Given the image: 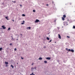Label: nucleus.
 Returning a JSON list of instances; mask_svg holds the SVG:
<instances>
[{"label":"nucleus","instance_id":"1","mask_svg":"<svg viewBox=\"0 0 75 75\" xmlns=\"http://www.w3.org/2000/svg\"><path fill=\"white\" fill-rule=\"evenodd\" d=\"M68 51H71V52H74V50H71L69 49L68 50Z\"/></svg>","mask_w":75,"mask_h":75},{"label":"nucleus","instance_id":"2","mask_svg":"<svg viewBox=\"0 0 75 75\" xmlns=\"http://www.w3.org/2000/svg\"><path fill=\"white\" fill-rule=\"evenodd\" d=\"M40 21L38 19H36V21H35V23H38V22H39Z\"/></svg>","mask_w":75,"mask_h":75},{"label":"nucleus","instance_id":"3","mask_svg":"<svg viewBox=\"0 0 75 75\" xmlns=\"http://www.w3.org/2000/svg\"><path fill=\"white\" fill-rule=\"evenodd\" d=\"M2 27L3 29H6V28L5 27V26L4 25H2Z\"/></svg>","mask_w":75,"mask_h":75},{"label":"nucleus","instance_id":"4","mask_svg":"<svg viewBox=\"0 0 75 75\" xmlns=\"http://www.w3.org/2000/svg\"><path fill=\"white\" fill-rule=\"evenodd\" d=\"M58 38H59V39H61V36L59 34H58Z\"/></svg>","mask_w":75,"mask_h":75},{"label":"nucleus","instance_id":"5","mask_svg":"<svg viewBox=\"0 0 75 75\" xmlns=\"http://www.w3.org/2000/svg\"><path fill=\"white\" fill-rule=\"evenodd\" d=\"M46 59H48V60H50V59H51V57H47L46 58Z\"/></svg>","mask_w":75,"mask_h":75},{"label":"nucleus","instance_id":"6","mask_svg":"<svg viewBox=\"0 0 75 75\" xmlns=\"http://www.w3.org/2000/svg\"><path fill=\"white\" fill-rule=\"evenodd\" d=\"M62 20H63V21H64L65 20V18H64L62 17Z\"/></svg>","mask_w":75,"mask_h":75},{"label":"nucleus","instance_id":"7","mask_svg":"<svg viewBox=\"0 0 75 75\" xmlns=\"http://www.w3.org/2000/svg\"><path fill=\"white\" fill-rule=\"evenodd\" d=\"M5 64H6V65H7L8 64V62H5Z\"/></svg>","mask_w":75,"mask_h":75},{"label":"nucleus","instance_id":"8","mask_svg":"<svg viewBox=\"0 0 75 75\" xmlns=\"http://www.w3.org/2000/svg\"><path fill=\"white\" fill-rule=\"evenodd\" d=\"M11 37L12 38V40H14V39L13 38V36H11Z\"/></svg>","mask_w":75,"mask_h":75},{"label":"nucleus","instance_id":"9","mask_svg":"<svg viewBox=\"0 0 75 75\" xmlns=\"http://www.w3.org/2000/svg\"><path fill=\"white\" fill-rule=\"evenodd\" d=\"M63 17L64 18H66V15H64L63 16Z\"/></svg>","mask_w":75,"mask_h":75},{"label":"nucleus","instance_id":"10","mask_svg":"<svg viewBox=\"0 0 75 75\" xmlns=\"http://www.w3.org/2000/svg\"><path fill=\"white\" fill-rule=\"evenodd\" d=\"M46 39H47V40H50V38L48 37L46 38Z\"/></svg>","mask_w":75,"mask_h":75},{"label":"nucleus","instance_id":"11","mask_svg":"<svg viewBox=\"0 0 75 75\" xmlns=\"http://www.w3.org/2000/svg\"><path fill=\"white\" fill-rule=\"evenodd\" d=\"M42 58L40 57L38 59H39L40 60H42Z\"/></svg>","mask_w":75,"mask_h":75},{"label":"nucleus","instance_id":"12","mask_svg":"<svg viewBox=\"0 0 75 75\" xmlns=\"http://www.w3.org/2000/svg\"><path fill=\"white\" fill-rule=\"evenodd\" d=\"M5 18L6 19V20H8V17H6Z\"/></svg>","mask_w":75,"mask_h":75},{"label":"nucleus","instance_id":"13","mask_svg":"<svg viewBox=\"0 0 75 75\" xmlns=\"http://www.w3.org/2000/svg\"><path fill=\"white\" fill-rule=\"evenodd\" d=\"M25 22V21H23V23H22L21 24H24V22Z\"/></svg>","mask_w":75,"mask_h":75},{"label":"nucleus","instance_id":"14","mask_svg":"<svg viewBox=\"0 0 75 75\" xmlns=\"http://www.w3.org/2000/svg\"><path fill=\"white\" fill-rule=\"evenodd\" d=\"M44 62L46 64V63H47V61H46L45 60Z\"/></svg>","mask_w":75,"mask_h":75},{"label":"nucleus","instance_id":"15","mask_svg":"<svg viewBox=\"0 0 75 75\" xmlns=\"http://www.w3.org/2000/svg\"><path fill=\"white\" fill-rule=\"evenodd\" d=\"M11 66L12 67V68H14V66H13V65H11Z\"/></svg>","mask_w":75,"mask_h":75},{"label":"nucleus","instance_id":"16","mask_svg":"<svg viewBox=\"0 0 75 75\" xmlns=\"http://www.w3.org/2000/svg\"><path fill=\"white\" fill-rule=\"evenodd\" d=\"M12 2H13V3H15L16 2V1H12Z\"/></svg>","mask_w":75,"mask_h":75},{"label":"nucleus","instance_id":"17","mask_svg":"<svg viewBox=\"0 0 75 75\" xmlns=\"http://www.w3.org/2000/svg\"><path fill=\"white\" fill-rule=\"evenodd\" d=\"M2 50V47L0 48V51H1Z\"/></svg>","mask_w":75,"mask_h":75},{"label":"nucleus","instance_id":"18","mask_svg":"<svg viewBox=\"0 0 75 75\" xmlns=\"http://www.w3.org/2000/svg\"><path fill=\"white\" fill-rule=\"evenodd\" d=\"M22 16H23V17H24V16H25V15H24V14H23Z\"/></svg>","mask_w":75,"mask_h":75},{"label":"nucleus","instance_id":"19","mask_svg":"<svg viewBox=\"0 0 75 75\" xmlns=\"http://www.w3.org/2000/svg\"><path fill=\"white\" fill-rule=\"evenodd\" d=\"M14 51H17V49L15 48L14 49Z\"/></svg>","mask_w":75,"mask_h":75},{"label":"nucleus","instance_id":"20","mask_svg":"<svg viewBox=\"0 0 75 75\" xmlns=\"http://www.w3.org/2000/svg\"><path fill=\"white\" fill-rule=\"evenodd\" d=\"M51 41H52V40H51L50 41L48 42L50 43L51 42Z\"/></svg>","mask_w":75,"mask_h":75},{"label":"nucleus","instance_id":"21","mask_svg":"<svg viewBox=\"0 0 75 75\" xmlns=\"http://www.w3.org/2000/svg\"><path fill=\"white\" fill-rule=\"evenodd\" d=\"M66 50H67V51H68V48H67L66 49Z\"/></svg>","mask_w":75,"mask_h":75},{"label":"nucleus","instance_id":"22","mask_svg":"<svg viewBox=\"0 0 75 75\" xmlns=\"http://www.w3.org/2000/svg\"><path fill=\"white\" fill-rule=\"evenodd\" d=\"M28 28L29 29H31V27H29Z\"/></svg>","mask_w":75,"mask_h":75},{"label":"nucleus","instance_id":"23","mask_svg":"<svg viewBox=\"0 0 75 75\" xmlns=\"http://www.w3.org/2000/svg\"><path fill=\"white\" fill-rule=\"evenodd\" d=\"M73 28H75V26H73Z\"/></svg>","mask_w":75,"mask_h":75},{"label":"nucleus","instance_id":"24","mask_svg":"<svg viewBox=\"0 0 75 75\" xmlns=\"http://www.w3.org/2000/svg\"><path fill=\"white\" fill-rule=\"evenodd\" d=\"M21 59H24V58L22 57H21Z\"/></svg>","mask_w":75,"mask_h":75},{"label":"nucleus","instance_id":"25","mask_svg":"<svg viewBox=\"0 0 75 75\" xmlns=\"http://www.w3.org/2000/svg\"><path fill=\"white\" fill-rule=\"evenodd\" d=\"M33 12H35V10H33Z\"/></svg>","mask_w":75,"mask_h":75},{"label":"nucleus","instance_id":"26","mask_svg":"<svg viewBox=\"0 0 75 75\" xmlns=\"http://www.w3.org/2000/svg\"><path fill=\"white\" fill-rule=\"evenodd\" d=\"M10 30V28H8V30Z\"/></svg>","mask_w":75,"mask_h":75},{"label":"nucleus","instance_id":"27","mask_svg":"<svg viewBox=\"0 0 75 75\" xmlns=\"http://www.w3.org/2000/svg\"><path fill=\"white\" fill-rule=\"evenodd\" d=\"M67 38H70V37H69V36H67Z\"/></svg>","mask_w":75,"mask_h":75},{"label":"nucleus","instance_id":"28","mask_svg":"<svg viewBox=\"0 0 75 75\" xmlns=\"http://www.w3.org/2000/svg\"><path fill=\"white\" fill-rule=\"evenodd\" d=\"M10 45H12V44L10 43Z\"/></svg>","mask_w":75,"mask_h":75},{"label":"nucleus","instance_id":"29","mask_svg":"<svg viewBox=\"0 0 75 75\" xmlns=\"http://www.w3.org/2000/svg\"><path fill=\"white\" fill-rule=\"evenodd\" d=\"M33 73H32V75H35V74H33Z\"/></svg>","mask_w":75,"mask_h":75},{"label":"nucleus","instance_id":"30","mask_svg":"<svg viewBox=\"0 0 75 75\" xmlns=\"http://www.w3.org/2000/svg\"><path fill=\"white\" fill-rule=\"evenodd\" d=\"M12 21H13V22L14 21V20H12Z\"/></svg>","mask_w":75,"mask_h":75},{"label":"nucleus","instance_id":"31","mask_svg":"<svg viewBox=\"0 0 75 75\" xmlns=\"http://www.w3.org/2000/svg\"><path fill=\"white\" fill-rule=\"evenodd\" d=\"M20 5V6H21V7H22V5Z\"/></svg>","mask_w":75,"mask_h":75},{"label":"nucleus","instance_id":"32","mask_svg":"<svg viewBox=\"0 0 75 75\" xmlns=\"http://www.w3.org/2000/svg\"><path fill=\"white\" fill-rule=\"evenodd\" d=\"M44 48H46V47L44 46Z\"/></svg>","mask_w":75,"mask_h":75},{"label":"nucleus","instance_id":"33","mask_svg":"<svg viewBox=\"0 0 75 75\" xmlns=\"http://www.w3.org/2000/svg\"><path fill=\"white\" fill-rule=\"evenodd\" d=\"M34 64V63H33L32 64V65H33Z\"/></svg>","mask_w":75,"mask_h":75},{"label":"nucleus","instance_id":"34","mask_svg":"<svg viewBox=\"0 0 75 75\" xmlns=\"http://www.w3.org/2000/svg\"><path fill=\"white\" fill-rule=\"evenodd\" d=\"M35 69H36V67H35Z\"/></svg>","mask_w":75,"mask_h":75},{"label":"nucleus","instance_id":"35","mask_svg":"<svg viewBox=\"0 0 75 75\" xmlns=\"http://www.w3.org/2000/svg\"><path fill=\"white\" fill-rule=\"evenodd\" d=\"M46 6H48V4H47L46 5Z\"/></svg>","mask_w":75,"mask_h":75},{"label":"nucleus","instance_id":"36","mask_svg":"<svg viewBox=\"0 0 75 75\" xmlns=\"http://www.w3.org/2000/svg\"><path fill=\"white\" fill-rule=\"evenodd\" d=\"M6 67H8V65H6Z\"/></svg>","mask_w":75,"mask_h":75},{"label":"nucleus","instance_id":"37","mask_svg":"<svg viewBox=\"0 0 75 75\" xmlns=\"http://www.w3.org/2000/svg\"><path fill=\"white\" fill-rule=\"evenodd\" d=\"M18 39H16V40H18Z\"/></svg>","mask_w":75,"mask_h":75},{"label":"nucleus","instance_id":"38","mask_svg":"<svg viewBox=\"0 0 75 75\" xmlns=\"http://www.w3.org/2000/svg\"><path fill=\"white\" fill-rule=\"evenodd\" d=\"M21 35H22V34H21Z\"/></svg>","mask_w":75,"mask_h":75},{"label":"nucleus","instance_id":"39","mask_svg":"<svg viewBox=\"0 0 75 75\" xmlns=\"http://www.w3.org/2000/svg\"><path fill=\"white\" fill-rule=\"evenodd\" d=\"M30 75H33L32 74H30Z\"/></svg>","mask_w":75,"mask_h":75},{"label":"nucleus","instance_id":"40","mask_svg":"<svg viewBox=\"0 0 75 75\" xmlns=\"http://www.w3.org/2000/svg\"><path fill=\"white\" fill-rule=\"evenodd\" d=\"M17 65H18V63H17Z\"/></svg>","mask_w":75,"mask_h":75},{"label":"nucleus","instance_id":"41","mask_svg":"<svg viewBox=\"0 0 75 75\" xmlns=\"http://www.w3.org/2000/svg\"><path fill=\"white\" fill-rule=\"evenodd\" d=\"M54 43H56V42H54Z\"/></svg>","mask_w":75,"mask_h":75},{"label":"nucleus","instance_id":"42","mask_svg":"<svg viewBox=\"0 0 75 75\" xmlns=\"http://www.w3.org/2000/svg\"><path fill=\"white\" fill-rule=\"evenodd\" d=\"M52 3H54V2L52 1Z\"/></svg>","mask_w":75,"mask_h":75},{"label":"nucleus","instance_id":"43","mask_svg":"<svg viewBox=\"0 0 75 75\" xmlns=\"http://www.w3.org/2000/svg\"><path fill=\"white\" fill-rule=\"evenodd\" d=\"M33 68V69H34V68Z\"/></svg>","mask_w":75,"mask_h":75}]
</instances>
